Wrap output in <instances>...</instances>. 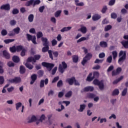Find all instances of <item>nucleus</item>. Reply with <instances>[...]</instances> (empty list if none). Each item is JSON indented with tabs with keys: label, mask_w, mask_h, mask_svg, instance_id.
<instances>
[{
	"label": "nucleus",
	"mask_w": 128,
	"mask_h": 128,
	"mask_svg": "<svg viewBox=\"0 0 128 128\" xmlns=\"http://www.w3.org/2000/svg\"><path fill=\"white\" fill-rule=\"evenodd\" d=\"M93 84L95 86H98L100 90H104V80H98V79H95L93 81Z\"/></svg>",
	"instance_id": "obj_1"
},
{
	"label": "nucleus",
	"mask_w": 128,
	"mask_h": 128,
	"mask_svg": "<svg viewBox=\"0 0 128 128\" xmlns=\"http://www.w3.org/2000/svg\"><path fill=\"white\" fill-rule=\"evenodd\" d=\"M118 56H122L118 60V64H122L124 62L126 58V52H124L122 50L120 51L118 54Z\"/></svg>",
	"instance_id": "obj_2"
},
{
	"label": "nucleus",
	"mask_w": 128,
	"mask_h": 128,
	"mask_svg": "<svg viewBox=\"0 0 128 128\" xmlns=\"http://www.w3.org/2000/svg\"><path fill=\"white\" fill-rule=\"evenodd\" d=\"M42 66L44 68H46L48 72H50L54 66V64L46 62H42Z\"/></svg>",
	"instance_id": "obj_3"
},
{
	"label": "nucleus",
	"mask_w": 128,
	"mask_h": 128,
	"mask_svg": "<svg viewBox=\"0 0 128 128\" xmlns=\"http://www.w3.org/2000/svg\"><path fill=\"white\" fill-rule=\"evenodd\" d=\"M26 36L28 42H30L31 40L34 44H38V43L36 42V36H32L28 34H27Z\"/></svg>",
	"instance_id": "obj_4"
},
{
	"label": "nucleus",
	"mask_w": 128,
	"mask_h": 128,
	"mask_svg": "<svg viewBox=\"0 0 128 128\" xmlns=\"http://www.w3.org/2000/svg\"><path fill=\"white\" fill-rule=\"evenodd\" d=\"M62 64H59L58 70L62 74L63 72H64V70L68 68V64L65 62H62Z\"/></svg>",
	"instance_id": "obj_5"
},
{
	"label": "nucleus",
	"mask_w": 128,
	"mask_h": 128,
	"mask_svg": "<svg viewBox=\"0 0 128 128\" xmlns=\"http://www.w3.org/2000/svg\"><path fill=\"white\" fill-rule=\"evenodd\" d=\"M92 58V54L90 53H88L86 54L84 58H83V60L82 62V64L84 66L88 61L90 60Z\"/></svg>",
	"instance_id": "obj_6"
},
{
	"label": "nucleus",
	"mask_w": 128,
	"mask_h": 128,
	"mask_svg": "<svg viewBox=\"0 0 128 128\" xmlns=\"http://www.w3.org/2000/svg\"><path fill=\"white\" fill-rule=\"evenodd\" d=\"M48 54H49V58H50L52 60H54V58H58V51H52V50H49L48 51ZM52 54L54 56H52Z\"/></svg>",
	"instance_id": "obj_7"
},
{
	"label": "nucleus",
	"mask_w": 128,
	"mask_h": 128,
	"mask_svg": "<svg viewBox=\"0 0 128 128\" xmlns=\"http://www.w3.org/2000/svg\"><path fill=\"white\" fill-rule=\"evenodd\" d=\"M122 68L118 67L116 69V70H114L112 71V76H118L122 72Z\"/></svg>",
	"instance_id": "obj_8"
},
{
	"label": "nucleus",
	"mask_w": 128,
	"mask_h": 128,
	"mask_svg": "<svg viewBox=\"0 0 128 128\" xmlns=\"http://www.w3.org/2000/svg\"><path fill=\"white\" fill-rule=\"evenodd\" d=\"M48 84V78H46L45 80H41L40 81V88H44V84L46 85Z\"/></svg>",
	"instance_id": "obj_9"
},
{
	"label": "nucleus",
	"mask_w": 128,
	"mask_h": 128,
	"mask_svg": "<svg viewBox=\"0 0 128 128\" xmlns=\"http://www.w3.org/2000/svg\"><path fill=\"white\" fill-rule=\"evenodd\" d=\"M41 40L42 42L43 46H50V42H48V38L42 37L41 38Z\"/></svg>",
	"instance_id": "obj_10"
},
{
	"label": "nucleus",
	"mask_w": 128,
	"mask_h": 128,
	"mask_svg": "<svg viewBox=\"0 0 128 128\" xmlns=\"http://www.w3.org/2000/svg\"><path fill=\"white\" fill-rule=\"evenodd\" d=\"M3 58H6V60H10V54L6 50H4L2 52Z\"/></svg>",
	"instance_id": "obj_11"
},
{
	"label": "nucleus",
	"mask_w": 128,
	"mask_h": 128,
	"mask_svg": "<svg viewBox=\"0 0 128 128\" xmlns=\"http://www.w3.org/2000/svg\"><path fill=\"white\" fill-rule=\"evenodd\" d=\"M76 80V77H72L71 78H68L66 80V82H68L70 86H72L74 82Z\"/></svg>",
	"instance_id": "obj_12"
},
{
	"label": "nucleus",
	"mask_w": 128,
	"mask_h": 128,
	"mask_svg": "<svg viewBox=\"0 0 128 128\" xmlns=\"http://www.w3.org/2000/svg\"><path fill=\"white\" fill-rule=\"evenodd\" d=\"M80 28L78 30V32H81L82 34H86V32H88L86 27L83 24L80 25Z\"/></svg>",
	"instance_id": "obj_13"
},
{
	"label": "nucleus",
	"mask_w": 128,
	"mask_h": 128,
	"mask_svg": "<svg viewBox=\"0 0 128 128\" xmlns=\"http://www.w3.org/2000/svg\"><path fill=\"white\" fill-rule=\"evenodd\" d=\"M38 78V76L36 74H32L31 76V82H30V84H34V82Z\"/></svg>",
	"instance_id": "obj_14"
},
{
	"label": "nucleus",
	"mask_w": 128,
	"mask_h": 128,
	"mask_svg": "<svg viewBox=\"0 0 128 128\" xmlns=\"http://www.w3.org/2000/svg\"><path fill=\"white\" fill-rule=\"evenodd\" d=\"M0 9L4 10H10V4H3L0 6Z\"/></svg>",
	"instance_id": "obj_15"
},
{
	"label": "nucleus",
	"mask_w": 128,
	"mask_h": 128,
	"mask_svg": "<svg viewBox=\"0 0 128 128\" xmlns=\"http://www.w3.org/2000/svg\"><path fill=\"white\" fill-rule=\"evenodd\" d=\"M94 86H88L86 87H85L83 90L84 92H94Z\"/></svg>",
	"instance_id": "obj_16"
},
{
	"label": "nucleus",
	"mask_w": 128,
	"mask_h": 128,
	"mask_svg": "<svg viewBox=\"0 0 128 128\" xmlns=\"http://www.w3.org/2000/svg\"><path fill=\"white\" fill-rule=\"evenodd\" d=\"M12 60L14 62H15L16 64H18V62H20V59L18 56H14L12 58Z\"/></svg>",
	"instance_id": "obj_17"
},
{
	"label": "nucleus",
	"mask_w": 128,
	"mask_h": 128,
	"mask_svg": "<svg viewBox=\"0 0 128 128\" xmlns=\"http://www.w3.org/2000/svg\"><path fill=\"white\" fill-rule=\"evenodd\" d=\"M86 104H82L80 105V108L78 110V112H82L84 110H86Z\"/></svg>",
	"instance_id": "obj_18"
},
{
	"label": "nucleus",
	"mask_w": 128,
	"mask_h": 128,
	"mask_svg": "<svg viewBox=\"0 0 128 128\" xmlns=\"http://www.w3.org/2000/svg\"><path fill=\"white\" fill-rule=\"evenodd\" d=\"M100 18L101 16L100 15L96 14L92 16V20H94V22H96V20H100Z\"/></svg>",
	"instance_id": "obj_19"
},
{
	"label": "nucleus",
	"mask_w": 128,
	"mask_h": 128,
	"mask_svg": "<svg viewBox=\"0 0 128 128\" xmlns=\"http://www.w3.org/2000/svg\"><path fill=\"white\" fill-rule=\"evenodd\" d=\"M92 76V74L90 73L86 79V80H87V82H92V80H93L94 79V76Z\"/></svg>",
	"instance_id": "obj_20"
},
{
	"label": "nucleus",
	"mask_w": 128,
	"mask_h": 128,
	"mask_svg": "<svg viewBox=\"0 0 128 128\" xmlns=\"http://www.w3.org/2000/svg\"><path fill=\"white\" fill-rule=\"evenodd\" d=\"M100 46L104 48H108V43L106 42L102 41L100 42Z\"/></svg>",
	"instance_id": "obj_21"
},
{
	"label": "nucleus",
	"mask_w": 128,
	"mask_h": 128,
	"mask_svg": "<svg viewBox=\"0 0 128 128\" xmlns=\"http://www.w3.org/2000/svg\"><path fill=\"white\" fill-rule=\"evenodd\" d=\"M38 118L34 116H32L30 120H28V123L31 124V122H36Z\"/></svg>",
	"instance_id": "obj_22"
},
{
	"label": "nucleus",
	"mask_w": 128,
	"mask_h": 128,
	"mask_svg": "<svg viewBox=\"0 0 128 128\" xmlns=\"http://www.w3.org/2000/svg\"><path fill=\"white\" fill-rule=\"evenodd\" d=\"M72 30V27L68 26V27H64L61 30V32H68V30Z\"/></svg>",
	"instance_id": "obj_23"
},
{
	"label": "nucleus",
	"mask_w": 128,
	"mask_h": 128,
	"mask_svg": "<svg viewBox=\"0 0 128 128\" xmlns=\"http://www.w3.org/2000/svg\"><path fill=\"white\" fill-rule=\"evenodd\" d=\"M20 74H24L26 72V68L24 66H21L20 67Z\"/></svg>",
	"instance_id": "obj_24"
},
{
	"label": "nucleus",
	"mask_w": 128,
	"mask_h": 128,
	"mask_svg": "<svg viewBox=\"0 0 128 128\" xmlns=\"http://www.w3.org/2000/svg\"><path fill=\"white\" fill-rule=\"evenodd\" d=\"M34 4V0H30L26 2L25 6H30Z\"/></svg>",
	"instance_id": "obj_25"
},
{
	"label": "nucleus",
	"mask_w": 128,
	"mask_h": 128,
	"mask_svg": "<svg viewBox=\"0 0 128 128\" xmlns=\"http://www.w3.org/2000/svg\"><path fill=\"white\" fill-rule=\"evenodd\" d=\"M34 16L33 14H30L28 16V20L29 22H34Z\"/></svg>",
	"instance_id": "obj_26"
},
{
	"label": "nucleus",
	"mask_w": 128,
	"mask_h": 128,
	"mask_svg": "<svg viewBox=\"0 0 128 128\" xmlns=\"http://www.w3.org/2000/svg\"><path fill=\"white\" fill-rule=\"evenodd\" d=\"M48 50H50V46H45L42 48V52H48Z\"/></svg>",
	"instance_id": "obj_27"
},
{
	"label": "nucleus",
	"mask_w": 128,
	"mask_h": 128,
	"mask_svg": "<svg viewBox=\"0 0 128 128\" xmlns=\"http://www.w3.org/2000/svg\"><path fill=\"white\" fill-rule=\"evenodd\" d=\"M121 44L124 48H128V40L122 41L121 42Z\"/></svg>",
	"instance_id": "obj_28"
},
{
	"label": "nucleus",
	"mask_w": 128,
	"mask_h": 128,
	"mask_svg": "<svg viewBox=\"0 0 128 128\" xmlns=\"http://www.w3.org/2000/svg\"><path fill=\"white\" fill-rule=\"evenodd\" d=\"M25 66L28 70H32L34 68V66L28 62H26Z\"/></svg>",
	"instance_id": "obj_29"
},
{
	"label": "nucleus",
	"mask_w": 128,
	"mask_h": 128,
	"mask_svg": "<svg viewBox=\"0 0 128 128\" xmlns=\"http://www.w3.org/2000/svg\"><path fill=\"white\" fill-rule=\"evenodd\" d=\"M40 55L38 54H36L34 55L33 58H34V62H36V60H38L40 58Z\"/></svg>",
	"instance_id": "obj_30"
},
{
	"label": "nucleus",
	"mask_w": 128,
	"mask_h": 128,
	"mask_svg": "<svg viewBox=\"0 0 128 128\" xmlns=\"http://www.w3.org/2000/svg\"><path fill=\"white\" fill-rule=\"evenodd\" d=\"M40 4V0H34V2L32 4V8H34L38 4Z\"/></svg>",
	"instance_id": "obj_31"
},
{
	"label": "nucleus",
	"mask_w": 128,
	"mask_h": 128,
	"mask_svg": "<svg viewBox=\"0 0 128 128\" xmlns=\"http://www.w3.org/2000/svg\"><path fill=\"white\" fill-rule=\"evenodd\" d=\"M13 32H14L15 34H20V27L14 28L13 30Z\"/></svg>",
	"instance_id": "obj_32"
},
{
	"label": "nucleus",
	"mask_w": 128,
	"mask_h": 128,
	"mask_svg": "<svg viewBox=\"0 0 128 128\" xmlns=\"http://www.w3.org/2000/svg\"><path fill=\"white\" fill-rule=\"evenodd\" d=\"M22 82V79L20 77H16L14 78V82L16 84H20Z\"/></svg>",
	"instance_id": "obj_33"
},
{
	"label": "nucleus",
	"mask_w": 128,
	"mask_h": 128,
	"mask_svg": "<svg viewBox=\"0 0 128 128\" xmlns=\"http://www.w3.org/2000/svg\"><path fill=\"white\" fill-rule=\"evenodd\" d=\"M60 14H62V10H58L54 13V16L55 18H58V16H60Z\"/></svg>",
	"instance_id": "obj_34"
},
{
	"label": "nucleus",
	"mask_w": 128,
	"mask_h": 128,
	"mask_svg": "<svg viewBox=\"0 0 128 128\" xmlns=\"http://www.w3.org/2000/svg\"><path fill=\"white\" fill-rule=\"evenodd\" d=\"M119 94H120V90H118V89H115L112 93V96H118Z\"/></svg>",
	"instance_id": "obj_35"
},
{
	"label": "nucleus",
	"mask_w": 128,
	"mask_h": 128,
	"mask_svg": "<svg viewBox=\"0 0 128 128\" xmlns=\"http://www.w3.org/2000/svg\"><path fill=\"white\" fill-rule=\"evenodd\" d=\"M96 96V95L92 93H89L87 94V97L88 98H94Z\"/></svg>",
	"instance_id": "obj_36"
},
{
	"label": "nucleus",
	"mask_w": 128,
	"mask_h": 128,
	"mask_svg": "<svg viewBox=\"0 0 128 128\" xmlns=\"http://www.w3.org/2000/svg\"><path fill=\"white\" fill-rule=\"evenodd\" d=\"M128 93V88H124L122 92V96H126V94Z\"/></svg>",
	"instance_id": "obj_37"
},
{
	"label": "nucleus",
	"mask_w": 128,
	"mask_h": 128,
	"mask_svg": "<svg viewBox=\"0 0 128 128\" xmlns=\"http://www.w3.org/2000/svg\"><path fill=\"white\" fill-rule=\"evenodd\" d=\"M44 36V34H42V32H38L36 34V38L38 40V38H42Z\"/></svg>",
	"instance_id": "obj_38"
},
{
	"label": "nucleus",
	"mask_w": 128,
	"mask_h": 128,
	"mask_svg": "<svg viewBox=\"0 0 128 128\" xmlns=\"http://www.w3.org/2000/svg\"><path fill=\"white\" fill-rule=\"evenodd\" d=\"M98 76H100V72H94L93 78H98Z\"/></svg>",
	"instance_id": "obj_39"
},
{
	"label": "nucleus",
	"mask_w": 128,
	"mask_h": 128,
	"mask_svg": "<svg viewBox=\"0 0 128 128\" xmlns=\"http://www.w3.org/2000/svg\"><path fill=\"white\" fill-rule=\"evenodd\" d=\"M112 25L109 24L107 25L104 28V31L105 32H108V30H112Z\"/></svg>",
	"instance_id": "obj_40"
},
{
	"label": "nucleus",
	"mask_w": 128,
	"mask_h": 128,
	"mask_svg": "<svg viewBox=\"0 0 128 128\" xmlns=\"http://www.w3.org/2000/svg\"><path fill=\"white\" fill-rule=\"evenodd\" d=\"M14 42V39H6L4 40V42L6 44H10V42Z\"/></svg>",
	"instance_id": "obj_41"
},
{
	"label": "nucleus",
	"mask_w": 128,
	"mask_h": 128,
	"mask_svg": "<svg viewBox=\"0 0 128 128\" xmlns=\"http://www.w3.org/2000/svg\"><path fill=\"white\" fill-rule=\"evenodd\" d=\"M10 50L12 53L16 52V46H12V47H10Z\"/></svg>",
	"instance_id": "obj_42"
},
{
	"label": "nucleus",
	"mask_w": 128,
	"mask_h": 128,
	"mask_svg": "<svg viewBox=\"0 0 128 128\" xmlns=\"http://www.w3.org/2000/svg\"><path fill=\"white\" fill-rule=\"evenodd\" d=\"M22 104L20 102H18L16 104V110H18L20 109V108H21L22 106Z\"/></svg>",
	"instance_id": "obj_43"
},
{
	"label": "nucleus",
	"mask_w": 128,
	"mask_h": 128,
	"mask_svg": "<svg viewBox=\"0 0 128 128\" xmlns=\"http://www.w3.org/2000/svg\"><path fill=\"white\" fill-rule=\"evenodd\" d=\"M72 96V92L71 90L68 91L66 94L65 97L66 98H70Z\"/></svg>",
	"instance_id": "obj_44"
},
{
	"label": "nucleus",
	"mask_w": 128,
	"mask_h": 128,
	"mask_svg": "<svg viewBox=\"0 0 128 128\" xmlns=\"http://www.w3.org/2000/svg\"><path fill=\"white\" fill-rule=\"evenodd\" d=\"M112 56H109L106 58V62L108 64H111L112 62Z\"/></svg>",
	"instance_id": "obj_45"
},
{
	"label": "nucleus",
	"mask_w": 128,
	"mask_h": 128,
	"mask_svg": "<svg viewBox=\"0 0 128 128\" xmlns=\"http://www.w3.org/2000/svg\"><path fill=\"white\" fill-rule=\"evenodd\" d=\"M112 54L113 56V59L114 60L118 58V52L116 51H113L112 52Z\"/></svg>",
	"instance_id": "obj_46"
},
{
	"label": "nucleus",
	"mask_w": 128,
	"mask_h": 128,
	"mask_svg": "<svg viewBox=\"0 0 128 128\" xmlns=\"http://www.w3.org/2000/svg\"><path fill=\"white\" fill-rule=\"evenodd\" d=\"M3 64L2 62H0V74H4V70L2 68Z\"/></svg>",
	"instance_id": "obj_47"
},
{
	"label": "nucleus",
	"mask_w": 128,
	"mask_h": 128,
	"mask_svg": "<svg viewBox=\"0 0 128 128\" xmlns=\"http://www.w3.org/2000/svg\"><path fill=\"white\" fill-rule=\"evenodd\" d=\"M4 84V76H0V86Z\"/></svg>",
	"instance_id": "obj_48"
},
{
	"label": "nucleus",
	"mask_w": 128,
	"mask_h": 128,
	"mask_svg": "<svg viewBox=\"0 0 128 128\" xmlns=\"http://www.w3.org/2000/svg\"><path fill=\"white\" fill-rule=\"evenodd\" d=\"M64 83L62 82V80H60L57 83V87L60 88V86H62Z\"/></svg>",
	"instance_id": "obj_49"
},
{
	"label": "nucleus",
	"mask_w": 128,
	"mask_h": 128,
	"mask_svg": "<svg viewBox=\"0 0 128 128\" xmlns=\"http://www.w3.org/2000/svg\"><path fill=\"white\" fill-rule=\"evenodd\" d=\"M22 46H18L16 47V52H20V50H22Z\"/></svg>",
	"instance_id": "obj_50"
},
{
	"label": "nucleus",
	"mask_w": 128,
	"mask_h": 128,
	"mask_svg": "<svg viewBox=\"0 0 128 128\" xmlns=\"http://www.w3.org/2000/svg\"><path fill=\"white\" fill-rule=\"evenodd\" d=\"M38 74L40 78L44 76V70H40L38 72Z\"/></svg>",
	"instance_id": "obj_51"
},
{
	"label": "nucleus",
	"mask_w": 128,
	"mask_h": 128,
	"mask_svg": "<svg viewBox=\"0 0 128 128\" xmlns=\"http://www.w3.org/2000/svg\"><path fill=\"white\" fill-rule=\"evenodd\" d=\"M84 40H86V37H82L79 40H78L76 42L77 44L78 42H84Z\"/></svg>",
	"instance_id": "obj_52"
},
{
	"label": "nucleus",
	"mask_w": 128,
	"mask_h": 128,
	"mask_svg": "<svg viewBox=\"0 0 128 128\" xmlns=\"http://www.w3.org/2000/svg\"><path fill=\"white\" fill-rule=\"evenodd\" d=\"M72 60L74 62H76L78 60V56H73Z\"/></svg>",
	"instance_id": "obj_53"
},
{
	"label": "nucleus",
	"mask_w": 128,
	"mask_h": 128,
	"mask_svg": "<svg viewBox=\"0 0 128 128\" xmlns=\"http://www.w3.org/2000/svg\"><path fill=\"white\" fill-rule=\"evenodd\" d=\"M118 18V14L116 13L112 12L111 14V18H113L114 20H116Z\"/></svg>",
	"instance_id": "obj_54"
},
{
	"label": "nucleus",
	"mask_w": 128,
	"mask_h": 128,
	"mask_svg": "<svg viewBox=\"0 0 128 128\" xmlns=\"http://www.w3.org/2000/svg\"><path fill=\"white\" fill-rule=\"evenodd\" d=\"M106 10H108V7L106 6H103L101 12L102 14H106Z\"/></svg>",
	"instance_id": "obj_55"
},
{
	"label": "nucleus",
	"mask_w": 128,
	"mask_h": 128,
	"mask_svg": "<svg viewBox=\"0 0 128 128\" xmlns=\"http://www.w3.org/2000/svg\"><path fill=\"white\" fill-rule=\"evenodd\" d=\"M20 12V11L18 10V8H14L12 11V14H18Z\"/></svg>",
	"instance_id": "obj_56"
},
{
	"label": "nucleus",
	"mask_w": 128,
	"mask_h": 128,
	"mask_svg": "<svg viewBox=\"0 0 128 128\" xmlns=\"http://www.w3.org/2000/svg\"><path fill=\"white\" fill-rule=\"evenodd\" d=\"M34 57L30 56L28 58L26 62H28V63L32 62H34Z\"/></svg>",
	"instance_id": "obj_57"
},
{
	"label": "nucleus",
	"mask_w": 128,
	"mask_h": 128,
	"mask_svg": "<svg viewBox=\"0 0 128 128\" xmlns=\"http://www.w3.org/2000/svg\"><path fill=\"white\" fill-rule=\"evenodd\" d=\"M44 8H46V7L44 6H41L39 8L38 10L40 12L42 13L44 12Z\"/></svg>",
	"instance_id": "obj_58"
},
{
	"label": "nucleus",
	"mask_w": 128,
	"mask_h": 128,
	"mask_svg": "<svg viewBox=\"0 0 128 128\" xmlns=\"http://www.w3.org/2000/svg\"><path fill=\"white\" fill-rule=\"evenodd\" d=\"M58 80H60V77L58 76L54 78V80L52 82V84H54V82H56Z\"/></svg>",
	"instance_id": "obj_59"
},
{
	"label": "nucleus",
	"mask_w": 128,
	"mask_h": 128,
	"mask_svg": "<svg viewBox=\"0 0 128 128\" xmlns=\"http://www.w3.org/2000/svg\"><path fill=\"white\" fill-rule=\"evenodd\" d=\"M56 70H58V67L56 66L52 70V76L56 74Z\"/></svg>",
	"instance_id": "obj_60"
},
{
	"label": "nucleus",
	"mask_w": 128,
	"mask_h": 128,
	"mask_svg": "<svg viewBox=\"0 0 128 128\" xmlns=\"http://www.w3.org/2000/svg\"><path fill=\"white\" fill-rule=\"evenodd\" d=\"M120 12L122 14H128V10L124 8L121 10Z\"/></svg>",
	"instance_id": "obj_61"
},
{
	"label": "nucleus",
	"mask_w": 128,
	"mask_h": 128,
	"mask_svg": "<svg viewBox=\"0 0 128 128\" xmlns=\"http://www.w3.org/2000/svg\"><path fill=\"white\" fill-rule=\"evenodd\" d=\"M26 50L25 48L22 49L20 53L21 56H26Z\"/></svg>",
	"instance_id": "obj_62"
},
{
	"label": "nucleus",
	"mask_w": 128,
	"mask_h": 128,
	"mask_svg": "<svg viewBox=\"0 0 128 128\" xmlns=\"http://www.w3.org/2000/svg\"><path fill=\"white\" fill-rule=\"evenodd\" d=\"M8 66H9V68L14 66V63L12 62H9L8 63Z\"/></svg>",
	"instance_id": "obj_63"
},
{
	"label": "nucleus",
	"mask_w": 128,
	"mask_h": 128,
	"mask_svg": "<svg viewBox=\"0 0 128 128\" xmlns=\"http://www.w3.org/2000/svg\"><path fill=\"white\" fill-rule=\"evenodd\" d=\"M1 34L3 36H6L8 34V32L6 30H3L1 32Z\"/></svg>",
	"instance_id": "obj_64"
}]
</instances>
